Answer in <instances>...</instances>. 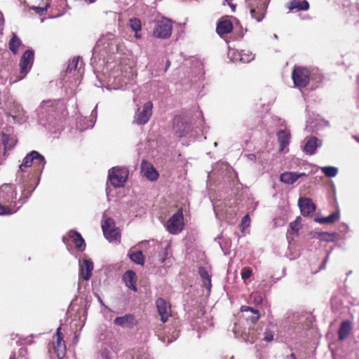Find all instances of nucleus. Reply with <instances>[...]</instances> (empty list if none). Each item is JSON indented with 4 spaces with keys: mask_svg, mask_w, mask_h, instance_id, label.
Wrapping results in <instances>:
<instances>
[{
    "mask_svg": "<svg viewBox=\"0 0 359 359\" xmlns=\"http://www.w3.org/2000/svg\"><path fill=\"white\" fill-rule=\"evenodd\" d=\"M36 112L39 124L49 130L57 128L67 114L65 104L60 100L43 101Z\"/></svg>",
    "mask_w": 359,
    "mask_h": 359,
    "instance_id": "nucleus-1",
    "label": "nucleus"
},
{
    "mask_svg": "<svg viewBox=\"0 0 359 359\" xmlns=\"http://www.w3.org/2000/svg\"><path fill=\"white\" fill-rule=\"evenodd\" d=\"M134 76V72L130 66L120 65L111 73L109 81L111 82L112 86L108 89L126 90L131 85Z\"/></svg>",
    "mask_w": 359,
    "mask_h": 359,
    "instance_id": "nucleus-2",
    "label": "nucleus"
},
{
    "mask_svg": "<svg viewBox=\"0 0 359 359\" xmlns=\"http://www.w3.org/2000/svg\"><path fill=\"white\" fill-rule=\"evenodd\" d=\"M323 78V74L318 69H310L302 66H294L292 74L293 83L299 88L306 87L310 80L319 83Z\"/></svg>",
    "mask_w": 359,
    "mask_h": 359,
    "instance_id": "nucleus-3",
    "label": "nucleus"
},
{
    "mask_svg": "<svg viewBox=\"0 0 359 359\" xmlns=\"http://www.w3.org/2000/svg\"><path fill=\"white\" fill-rule=\"evenodd\" d=\"M13 128L4 123H0V165L6 158L7 150H11L15 144Z\"/></svg>",
    "mask_w": 359,
    "mask_h": 359,
    "instance_id": "nucleus-4",
    "label": "nucleus"
},
{
    "mask_svg": "<svg viewBox=\"0 0 359 359\" xmlns=\"http://www.w3.org/2000/svg\"><path fill=\"white\" fill-rule=\"evenodd\" d=\"M39 179L37 180L36 182L33 184L32 182L23 183L21 187L22 195L21 198L18 200L20 205L18 207H11L9 205H4L0 203V216L10 215L15 213L22 205L24 204L27 199L31 196L32 192L34 191L39 184Z\"/></svg>",
    "mask_w": 359,
    "mask_h": 359,
    "instance_id": "nucleus-5",
    "label": "nucleus"
},
{
    "mask_svg": "<svg viewBox=\"0 0 359 359\" xmlns=\"http://www.w3.org/2000/svg\"><path fill=\"white\" fill-rule=\"evenodd\" d=\"M268 5V0H245L246 13L249 12L252 19L260 22L265 16Z\"/></svg>",
    "mask_w": 359,
    "mask_h": 359,
    "instance_id": "nucleus-6",
    "label": "nucleus"
},
{
    "mask_svg": "<svg viewBox=\"0 0 359 359\" xmlns=\"http://www.w3.org/2000/svg\"><path fill=\"white\" fill-rule=\"evenodd\" d=\"M46 163V161L44 156L37 151L34 150L28 153L25 156L19 168L21 172H24L25 168L33 164L35 167L36 171L41 174L44 168Z\"/></svg>",
    "mask_w": 359,
    "mask_h": 359,
    "instance_id": "nucleus-7",
    "label": "nucleus"
},
{
    "mask_svg": "<svg viewBox=\"0 0 359 359\" xmlns=\"http://www.w3.org/2000/svg\"><path fill=\"white\" fill-rule=\"evenodd\" d=\"M173 129L178 137H194L196 134L189 118L184 116H175L173 119Z\"/></svg>",
    "mask_w": 359,
    "mask_h": 359,
    "instance_id": "nucleus-8",
    "label": "nucleus"
},
{
    "mask_svg": "<svg viewBox=\"0 0 359 359\" xmlns=\"http://www.w3.org/2000/svg\"><path fill=\"white\" fill-rule=\"evenodd\" d=\"M128 170L126 168L114 167L109 170L108 182L115 188L123 187L127 181Z\"/></svg>",
    "mask_w": 359,
    "mask_h": 359,
    "instance_id": "nucleus-9",
    "label": "nucleus"
},
{
    "mask_svg": "<svg viewBox=\"0 0 359 359\" xmlns=\"http://www.w3.org/2000/svg\"><path fill=\"white\" fill-rule=\"evenodd\" d=\"M102 229L105 238L109 242L116 241L121 237L119 230L116 227L114 219L107 217L105 213L102 215Z\"/></svg>",
    "mask_w": 359,
    "mask_h": 359,
    "instance_id": "nucleus-10",
    "label": "nucleus"
},
{
    "mask_svg": "<svg viewBox=\"0 0 359 359\" xmlns=\"http://www.w3.org/2000/svg\"><path fill=\"white\" fill-rule=\"evenodd\" d=\"M172 32V21L166 18H162L155 22L153 29V36L157 39H168Z\"/></svg>",
    "mask_w": 359,
    "mask_h": 359,
    "instance_id": "nucleus-11",
    "label": "nucleus"
},
{
    "mask_svg": "<svg viewBox=\"0 0 359 359\" xmlns=\"http://www.w3.org/2000/svg\"><path fill=\"white\" fill-rule=\"evenodd\" d=\"M234 175L236 172L227 163L219 161L213 165L212 171L208 172V177L210 180L215 177L219 180L225 177L231 178Z\"/></svg>",
    "mask_w": 359,
    "mask_h": 359,
    "instance_id": "nucleus-12",
    "label": "nucleus"
},
{
    "mask_svg": "<svg viewBox=\"0 0 359 359\" xmlns=\"http://www.w3.org/2000/svg\"><path fill=\"white\" fill-rule=\"evenodd\" d=\"M184 226L182 210L179 209L168 219L165 224V228L170 233L177 235L182 231Z\"/></svg>",
    "mask_w": 359,
    "mask_h": 359,
    "instance_id": "nucleus-13",
    "label": "nucleus"
},
{
    "mask_svg": "<svg viewBox=\"0 0 359 359\" xmlns=\"http://www.w3.org/2000/svg\"><path fill=\"white\" fill-rule=\"evenodd\" d=\"M100 46H103V48L105 50L106 53L107 54H113L118 50L116 39L112 34H109L107 36H104L99 39L98 41L97 42L96 46L93 48V56L91 58V64H93V60L94 58L95 53L97 52V49Z\"/></svg>",
    "mask_w": 359,
    "mask_h": 359,
    "instance_id": "nucleus-14",
    "label": "nucleus"
},
{
    "mask_svg": "<svg viewBox=\"0 0 359 359\" xmlns=\"http://www.w3.org/2000/svg\"><path fill=\"white\" fill-rule=\"evenodd\" d=\"M34 60V51L33 50L29 49L23 53L19 63L20 74H22V76L15 80V81L21 80L29 72L33 65Z\"/></svg>",
    "mask_w": 359,
    "mask_h": 359,
    "instance_id": "nucleus-15",
    "label": "nucleus"
},
{
    "mask_svg": "<svg viewBox=\"0 0 359 359\" xmlns=\"http://www.w3.org/2000/svg\"><path fill=\"white\" fill-rule=\"evenodd\" d=\"M153 104L149 101L144 104L142 109H138L134 116V123L137 125L146 124L152 115Z\"/></svg>",
    "mask_w": 359,
    "mask_h": 359,
    "instance_id": "nucleus-16",
    "label": "nucleus"
},
{
    "mask_svg": "<svg viewBox=\"0 0 359 359\" xmlns=\"http://www.w3.org/2000/svg\"><path fill=\"white\" fill-rule=\"evenodd\" d=\"M155 306L161 317V321L163 323H166L171 316V304L170 302L162 297H158L155 301Z\"/></svg>",
    "mask_w": 359,
    "mask_h": 359,
    "instance_id": "nucleus-17",
    "label": "nucleus"
},
{
    "mask_svg": "<svg viewBox=\"0 0 359 359\" xmlns=\"http://www.w3.org/2000/svg\"><path fill=\"white\" fill-rule=\"evenodd\" d=\"M17 194L12 185L5 184L0 187V201L3 203H13V207H18L16 201Z\"/></svg>",
    "mask_w": 359,
    "mask_h": 359,
    "instance_id": "nucleus-18",
    "label": "nucleus"
},
{
    "mask_svg": "<svg viewBox=\"0 0 359 359\" xmlns=\"http://www.w3.org/2000/svg\"><path fill=\"white\" fill-rule=\"evenodd\" d=\"M228 57L233 62L240 61L243 63H248L255 59V54L249 50H229Z\"/></svg>",
    "mask_w": 359,
    "mask_h": 359,
    "instance_id": "nucleus-19",
    "label": "nucleus"
},
{
    "mask_svg": "<svg viewBox=\"0 0 359 359\" xmlns=\"http://www.w3.org/2000/svg\"><path fill=\"white\" fill-rule=\"evenodd\" d=\"M97 104L93 109L89 118L81 116L77 119L76 128L80 131H83L86 129L92 128L94 126L97 116Z\"/></svg>",
    "mask_w": 359,
    "mask_h": 359,
    "instance_id": "nucleus-20",
    "label": "nucleus"
},
{
    "mask_svg": "<svg viewBox=\"0 0 359 359\" xmlns=\"http://www.w3.org/2000/svg\"><path fill=\"white\" fill-rule=\"evenodd\" d=\"M114 324L123 328L132 330L137 325V320L132 313H127L122 316L116 317L114 320Z\"/></svg>",
    "mask_w": 359,
    "mask_h": 359,
    "instance_id": "nucleus-21",
    "label": "nucleus"
},
{
    "mask_svg": "<svg viewBox=\"0 0 359 359\" xmlns=\"http://www.w3.org/2000/svg\"><path fill=\"white\" fill-rule=\"evenodd\" d=\"M304 142L303 151L309 155L315 154L317 148L320 147L323 144L322 140L314 136L306 137L304 139Z\"/></svg>",
    "mask_w": 359,
    "mask_h": 359,
    "instance_id": "nucleus-22",
    "label": "nucleus"
},
{
    "mask_svg": "<svg viewBox=\"0 0 359 359\" xmlns=\"http://www.w3.org/2000/svg\"><path fill=\"white\" fill-rule=\"evenodd\" d=\"M79 277L85 280H88L92 276L93 262L90 259L79 260Z\"/></svg>",
    "mask_w": 359,
    "mask_h": 359,
    "instance_id": "nucleus-23",
    "label": "nucleus"
},
{
    "mask_svg": "<svg viewBox=\"0 0 359 359\" xmlns=\"http://www.w3.org/2000/svg\"><path fill=\"white\" fill-rule=\"evenodd\" d=\"M61 327L56 330V343L54 344V350L58 359H62L66 354V345L61 332Z\"/></svg>",
    "mask_w": 359,
    "mask_h": 359,
    "instance_id": "nucleus-24",
    "label": "nucleus"
},
{
    "mask_svg": "<svg viewBox=\"0 0 359 359\" xmlns=\"http://www.w3.org/2000/svg\"><path fill=\"white\" fill-rule=\"evenodd\" d=\"M141 172L149 181L154 182L158 178V172L148 161L143 160L141 163Z\"/></svg>",
    "mask_w": 359,
    "mask_h": 359,
    "instance_id": "nucleus-25",
    "label": "nucleus"
},
{
    "mask_svg": "<svg viewBox=\"0 0 359 359\" xmlns=\"http://www.w3.org/2000/svg\"><path fill=\"white\" fill-rule=\"evenodd\" d=\"M298 205L303 216H308L315 212L316 207L310 198H299Z\"/></svg>",
    "mask_w": 359,
    "mask_h": 359,
    "instance_id": "nucleus-26",
    "label": "nucleus"
},
{
    "mask_svg": "<svg viewBox=\"0 0 359 359\" xmlns=\"http://www.w3.org/2000/svg\"><path fill=\"white\" fill-rule=\"evenodd\" d=\"M328 126V121L320 118H316L314 121H306V130L309 132L318 133Z\"/></svg>",
    "mask_w": 359,
    "mask_h": 359,
    "instance_id": "nucleus-27",
    "label": "nucleus"
},
{
    "mask_svg": "<svg viewBox=\"0 0 359 359\" xmlns=\"http://www.w3.org/2000/svg\"><path fill=\"white\" fill-rule=\"evenodd\" d=\"M305 172H284L280 175V181L285 184H293L297 180L306 176Z\"/></svg>",
    "mask_w": 359,
    "mask_h": 359,
    "instance_id": "nucleus-28",
    "label": "nucleus"
},
{
    "mask_svg": "<svg viewBox=\"0 0 359 359\" xmlns=\"http://www.w3.org/2000/svg\"><path fill=\"white\" fill-rule=\"evenodd\" d=\"M68 237L74 243L75 248L80 251H83L86 248V243L81 233L76 231H69L67 233Z\"/></svg>",
    "mask_w": 359,
    "mask_h": 359,
    "instance_id": "nucleus-29",
    "label": "nucleus"
},
{
    "mask_svg": "<svg viewBox=\"0 0 359 359\" xmlns=\"http://www.w3.org/2000/svg\"><path fill=\"white\" fill-rule=\"evenodd\" d=\"M352 330L351 323L348 320H343L338 329V339L340 341L346 339Z\"/></svg>",
    "mask_w": 359,
    "mask_h": 359,
    "instance_id": "nucleus-30",
    "label": "nucleus"
},
{
    "mask_svg": "<svg viewBox=\"0 0 359 359\" xmlns=\"http://www.w3.org/2000/svg\"><path fill=\"white\" fill-rule=\"evenodd\" d=\"M135 278L136 274L132 270L126 271L123 276V281L125 283L126 286L134 292L137 290L135 283Z\"/></svg>",
    "mask_w": 359,
    "mask_h": 359,
    "instance_id": "nucleus-31",
    "label": "nucleus"
},
{
    "mask_svg": "<svg viewBox=\"0 0 359 359\" xmlns=\"http://www.w3.org/2000/svg\"><path fill=\"white\" fill-rule=\"evenodd\" d=\"M233 29V24L229 20H220L217 25L216 31L219 35L230 33Z\"/></svg>",
    "mask_w": 359,
    "mask_h": 359,
    "instance_id": "nucleus-32",
    "label": "nucleus"
},
{
    "mask_svg": "<svg viewBox=\"0 0 359 359\" xmlns=\"http://www.w3.org/2000/svg\"><path fill=\"white\" fill-rule=\"evenodd\" d=\"M278 142L280 143V151L283 152L285 148L288 146L290 140V134L285 130H280L277 133Z\"/></svg>",
    "mask_w": 359,
    "mask_h": 359,
    "instance_id": "nucleus-33",
    "label": "nucleus"
},
{
    "mask_svg": "<svg viewBox=\"0 0 359 359\" xmlns=\"http://www.w3.org/2000/svg\"><path fill=\"white\" fill-rule=\"evenodd\" d=\"M339 211H334L327 217H316L314 221L319 224H332L335 221L339 219Z\"/></svg>",
    "mask_w": 359,
    "mask_h": 359,
    "instance_id": "nucleus-34",
    "label": "nucleus"
},
{
    "mask_svg": "<svg viewBox=\"0 0 359 359\" xmlns=\"http://www.w3.org/2000/svg\"><path fill=\"white\" fill-rule=\"evenodd\" d=\"M22 109L18 104L15 105L14 109L12 111L6 113L8 118H12L15 123H20L22 121Z\"/></svg>",
    "mask_w": 359,
    "mask_h": 359,
    "instance_id": "nucleus-35",
    "label": "nucleus"
},
{
    "mask_svg": "<svg viewBox=\"0 0 359 359\" xmlns=\"http://www.w3.org/2000/svg\"><path fill=\"white\" fill-rule=\"evenodd\" d=\"M287 8L290 11L294 9H297V11H307L309 8V4L306 0H303L302 1L292 0L289 2Z\"/></svg>",
    "mask_w": 359,
    "mask_h": 359,
    "instance_id": "nucleus-36",
    "label": "nucleus"
},
{
    "mask_svg": "<svg viewBox=\"0 0 359 359\" xmlns=\"http://www.w3.org/2000/svg\"><path fill=\"white\" fill-rule=\"evenodd\" d=\"M128 256L130 259L135 263L136 264L144 265V256L142 254V252L140 250L138 251H132L129 250L128 253Z\"/></svg>",
    "mask_w": 359,
    "mask_h": 359,
    "instance_id": "nucleus-37",
    "label": "nucleus"
},
{
    "mask_svg": "<svg viewBox=\"0 0 359 359\" xmlns=\"http://www.w3.org/2000/svg\"><path fill=\"white\" fill-rule=\"evenodd\" d=\"M275 327L272 323H269V324L266 326L262 335V340L266 342H271L273 340L274 337V331L273 328Z\"/></svg>",
    "mask_w": 359,
    "mask_h": 359,
    "instance_id": "nucleus-38",
    "label": "nucleus"
},
{
    "mask_svg": "<svg viewBox=\"0 0 359 359\" xmlns=\"http://www.w3.org/2000/svg\"><path fill=\"white\" fill-rule=\"evenodd\" d=\"M9 49L14 54L16 55L18 53V48L22 45V41L18 38L16 34L13 33L12 38L9 41Z\"/></svg>",
    "mask_w": 359,
    "mask_h": 359,
    "instance_id": "nucleus-39",
    "label": "nucleus"
},
{
    "mask_svg": "<svg viewBox=\"0 0 359 359\" xmlns=\"http://www.w3.org/2000/svg\"><path fill=\"white\" fill-rule=\"evenodd\" d=\"M320 170L327 177H334L338 173V168L334 166H324L321 167Z\"/></svg>",
    "mask_w": 359,
    "mask_h": 359,
    "instance_id": "nucleus-40",
    "label": "nucleus"
},
{
    "mask_svg": "<svg viewBox=\"0 0 359 359\" xmlns=\"http://www.w3.org/2000/svg\"><path fill=\"white\" fill-rule=\"evenodd\" d=\"M168 245L166 246V248H162L160 246V245H157L155 248V250H156L158 252L159 263L162 264L166 260L168 257Z\"/></svg>",
    "mask_w": 359,
    "mask_h": 359,
    "instance_id": "nucleus-41",
    "label": "nucleus"
},
{
    "mask_svg": "<svg viewBox=\"0 0 359 359\" xmlns=\"http://www.w3.org/2000/svg\"><path fill=\"white\" fill-rule=\"evenodd\" d=\"M241 311H243V312L250 311L252 313V314H254L253 318H251V323H255V322H257L260 317L259 311L257 309H255L248 306H243L241 307Z\"/></svg>",
    "mask_w": 359,
    "mask_h": 359,
    "instance_id": "nucleus-42",
    "label": "nucleus"
},
{
    "mask_svg": "<svg viewBox=\"0 0 359 359\" xmlns=\"http://www.w3.org/2000/svg\"><path fill=\"white\" fill-rule=\"evenodd\" d=\"M128 26L134 32L140 31L142 29V22L137 18H132L129 20Z\"/></svg>",
    "mask_w": 359,
    "mask_h": 359,
    "instance_id": "nucleus-43",
    "label": "nucleus"
},
{
    "mask_svg": "<svg viewBox=\"0 0 359 359\" xmlns=\"http://www.w3.org/2000/svg\"><path fill=\"white\" fill-rule=\"evenodd\" d=\"M337 236L336 233H329L325 231H320L319 240L321 241L330 242L334 241Z\"/></svg>",
    "mask_w": 359,
    "mask_h": 359,
    "instance_id": "nucleus-44",
    "label": "nucleus"
},
{
    "mask_svg": "<svg viewBox=\"0 0 359 359\" xmlns=\"http://www.w3.org/2000/svg\"><path fill=\"white\" fill-rule=\"evenodd\" d=\"M79 59V57H74L72 60L69 62L66 69L67 73H71L72 71H75L77 69Z\"/></svg>",
    "mask_w": 359,
    "mask_h": 359,
    "instance_id": "nucleus-45",
    "label": "nucleus"
},
{
    "mask_svg": "<svg viewBox=\"0 0 359 359\" xmlns=\"http://www.w3.org/2000/svg\"><path fill=\"white\" fill-rule=\"evenodd\" d=\"M301 222V217H298L296 218V219L290 224V228L291 231L294 233L297 234L299 230V224Z\"/></svg>",
    "mask_w": 359,
    "mask_h": 359,
    "instance_id": "nucleus-46",
    "label": "nucleus"
},
{
    "mask_svg": "<svg viewBox=\"0 0 359 359\" xmlns=\"http://www.w3.org/2000/svg\"><path fill=\"white\" fill-rule=\"evenodd\" d=\"M252 274V271L250 268L245 267V268L242 269V270H241V275L242 279H243V280L248 279L249 278H250Z\"/></svg>",
    "mask_w": 359,
    "mask_h": 359,
    "instance_id": "nucleus-47",
    "label": "nucleus"
},
{
    "mask_svg": "<svg viewBox=\"0 0 359 359\" xmlns=\"http://www.w3.org/2000/svg\"><path fill=\"white\" fill-rule=\"evenodd\" d=\"M50 6V3H47L44 7H39V6H33L31 8L35 12L39 14V15H42L44 14L45 11L47 10V8Z\"/></svg>",
    "mask_w": 359,
    "mask_h": 359,
    "instance_id": "nucleus-48",
    "label": "nucleus"
},
{
    "mask_svg": "<svg viewBox=\"0 0 359 359\" xmlns=\"http://www.w3.org/2000/svg\"><path fill=\"white\" fill-rule=\"evenodd\" d=\"M198 272L202 280L206 278H210V276H209L208 271L204 268H199Z\"/></svg>",
    "mask_w": 359,
    "mask_h": 359,
    "instance_id": "nucleus-49",
    "label": "nucleus"
},
{
    "mask_svg": "<svg viewBox=\"0 0 359 359\" xmlns=\"http://www.w3.org/2000/svg\"><path fill=\"white\" fill-rule=\"evenodd\" d=\"M202 283H203V287H205L208 290V292L210 293V292L211 290V287H212L211 279L206 278L205 280H203Z\"/></svg>",
    "mask_w": 359,
    "mask_h": 359,
    "instance_id": "nucleus-50",
    "label": "nucleus"
},
{
    "mask_svg": "<svg viewBox=\"0 0 359 359\" xmlns=\"http://www.w3.org/2000/svg\"><path fill=\"white\" fill-rule=\"evenodd\" d=\"M340 231L344 233V234L347 233L349 231V227L348 226L345 224V223H342L341 225H340Z\"/></svg>",
    "mask_w": 359,
    "mask_h": 359,
    "instance_id": "nucleus-51",
    "label": "nucleus"
},
{
    "mask_svg": "<svg viewBox=\"0 0 359 359\" xmlns=\"http://www.w3.org/2000/svg\"><path fill=\"white\" fill-rule=\"evenodd\" d=\"M245 156L250 161L255 162L257 159V156L255 154H248Z\"/></svg>",
    "mask_w": 359,
    "mask_h": 359,
    "instance_id": "nucleus-52",
    "label": "nucleus"
},
{
    "mask_svg": "<svg viewBox=\"0 0 359 359\" xmlns=\"http://www.w3.org/2000/svg\"><path fill=\"white\" fill-rule=\"evenodd\" d=\"M249 222H250V217H249L248 215H246L242 219V225H243V226H245V225L248 226L249 225Z\"/></svg>",
    "mask_w": 359,
    "mask_h": 359,
    "instance_id": "nucleus-53",
    "label": "nucleus"
},
{
    "mask_svg": "<svg viewBox=\"0 0 359 359\" xmlns=\"http://www.w3.org/2000/svg\"><path fill=\"white\" fill-rule=\"evenodd\" d=\"M320 232H319V231H311L310 233V235L311 236V237L313 238L319 239L320 238Z\"/></svg>",
    "mask_w": 359,
    "mask_h": 359,
    "instance_id": "nucleus-54",
    "label": "nucleus"
},
{
    "mask_svg": "<svg viewBox=\"0 0 359 359\" xmlns=\"http://www.w3.org/2000/svg\"><path fill=\"white\" fill-rule=\"evenodd\" d=\"M260 334H261L259 332H258V333H255V332L252 333V337H251L252 342H253L255 339H258L259 337Z\"/></svg>",
    "mask_w": 359,
    "mask_h": 359,
    "instance_id": "nucleus-55",
    "label": "nucleus"
},
{
    "mask_svg": "<svg viewBox=\"0 0 359 359\" xmlns=\"http://www.w3.org/2000/svg\"><path fill=\"white\" fill-rule=\"evenodd\" d=\"M285 359H297L294 353H291L285 357Z\"/></svg>",
    "mask_w": 359,
    "mask_h": 359,
    "instance_id": "nucleus-56",
    "label": "nucleus"
},
{
    "mask_svg": "<svg viewBox=\"0 0 359 359\" xmlns=\"http://www.w3.org/2000/svg\"><path fill=\"white\" fill-rule=\"evenodd\" d=\"M140 31H137V32H135V35L134 36L136 38V39H140L142 37L141 34L139 33Z\"/></svg>",
    "mask_w": 359,
    "mask_h": 359,
    "instance_id": "nucleus-57",
    "label": "nucleus"
},
{
    "mask_svg": "<svg viewBox=\"0 0 359 359\" xmlns=\"http://www.w3.org/2000/svg\"><path fill=\"white\" fill-rule=\"evenodd\" d=\"M170 65V60H167V61H166V65H165V68L164 72H166V71L168 70V69L169 68Z\"/></svg>",
    "mask_w": 359,
    "mask_h": 359,
    "instance_id": "nucleus-58",
    "label": "nucleus"
},
{
    "mask_svg": "<svg viewBox=\"0 0 359 359\" xmlns=\"http://www.w3.org/2000/svg\"><path fill=\"white\" fill-rule=\"evenodd\" d=\"M86 4H90L95 3L97 0H83Z\"/></svg>",
    "mask_w": 359,
    "mask_h": 359,
    "instance_id": "nucleus-59",
    "label": "nucleus"
},
{
    "mask_svg": "<svg viewBox=\"0 0 359 359\" xmlns=\"http://www.w3.org/2000/svg\"><path fill=\"white\" fill-rule=\"evenodd\" d=\"M3 23H4L3 15L0 13V26L2 25Z\"/></svg>",
    "mask_w": 359,
    "mask_h": 359,
    "instance_id": "nucleus-60",
    "label": "nucleus"
},
{
    "mask_svg": "<svg viewBox=\"0 0 359 359\" xmlns=\"http://www.w3.org/2000/svg\"><path fill=\"white\" fill-rule=\"evenodd\" d=\"M329 254H330V253H328V254L327 255V257H326V258H325V260H324V264H323V266L321 267V269H325V262H326L327 261V259H328Z\"/></svg>",
    "mask_w": 359,
    "mask_h": 359,
    "instance_id": "nucleus-61",
    "label": "nucleus"
},
{
    "mask_svg": "<svg viewBox=\"0 0 359 359\" xmlns=\"http://www.w3.org/2000/svg\"><path fill=\"white\" fill-rule=\"evenodd\" d=\"M353 138L359 143V136L357 135H353Z\"/></svg>",
    "mask_w": 359,
    "mask_h": 359,
    "instance_id": "nucleus-62",
    "label": "nucleus"
},
{
    "mask_svg": "<svg viewBox=\"0 0 359 359\" xmlns=\"http://www.w3.org/2000/svg\"><path fill=\"white\" fill-rule=\"evenodd\" d=\"M253 316H254V314H252L251 316H248V317H246V319H247L248 320H250V321H251V318H253Z\"/></svg>",
    "mask_w": 359,
    "mask_h": 359,
    "instance_id": "nucleus-63",
    "label": "nucleus"
},
{
    "mask_svg": "<svg viewBox=\"0 0 359 359\" xmlns=\"http://www.w3.org/2000/svg\"><path fill=\"white\" fill-rule=\"evenodd\" d=\"M66 240H67L66 236H63V237H62V241H63L65 243H66Z\"/></svg>",
    "mask_w": 359,
    "mask_h": 359,
    "instance_id": "nucleus-64",
    "label": "nucleus"
}]
</instances>
